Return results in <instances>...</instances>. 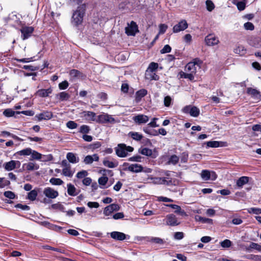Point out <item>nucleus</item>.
I'll return each instance as SVG.
<instances>
[{"instance_id": "obj_1", "label": "nucleus", "mask_w": 261, "mask_h": 261, "mask_svg": "<svg viewBox=\"0 0 261 261\" xmlns=\"http://www.w3.org/2000/svg\"><path fill=\"white\" fill-rule=\"evenodd\" d=\"M145 184L150 183L154 185H164L169 186L171 184V180H167L166 177H153L151 175H148V177L144 178L141 181Z\"/></svg>"}, {"instance_id": "obj_2", "label": "nucleus", "mask_w": 261, "mask_h": 261, "mask_svg": "<svg viewBox=\"0 0 261 261\" xmlns=\"http://www.w3.org/2000/svg\"><path fill=\"white\" fill-rule=\"evenodd\" d=\"M85 13V8L84 6L78 7L72 15V23L77 25L82 23L84 14Z\"/></svg>"}, {"instance_id": "obj_3", "label": "nucleus", "mask_w": 261, "mask_h": 261, "mask_svg": "<svg viewBox=\"0 0 261 261\" xmlns=\"http://www.w3.org/2000/svg\"><path fill=\"white\" fill-rule=\"evenodd\" d=\"M134 148L130 146H126L124 144H120L115 148L116 154L120 157L124 158L127 155L128 152H132Z\"/></svg>"}, {"instance_id": "obj_4", "label": "nucleus", "mask_w": 261, "mask_h": 261, "mask_svg": "<svg viewBox=\"0 0 261 261\" xmlns=\"http://www.w3.org/2000/svg\"><path fill=\"white\" fill-rule=\"evenodd\" d=\"M202 61L198 58H196L193 61L188 63L185 67V71L195 74L197 68H200Z\"/></svg>"}, {"instance_id": "obj_5", "label": "nucleus", "mask_w": 261, "mask_h": 261, "mask_svg": "<svg viewBox=\"0 0 261 261\" xmlns=\"http://www.w3.org/2000/svg\"><path fill=\"white\" fill-rule=\"evenodd\" d=\"M96 122L100 123H109L114 124L116 122L114 118L112 116L108 114L103 113L97 116Z\"/></svg>"}, {"instance_id": "obj_6", "label": "nucleus", "mask_w": 261, "mask_h": 261, "mask_svg": "<svg viewBox=\"0 0 261 261\" xmlns=\"http://www.w3.org/2000/svg\"><path fill=\"white\" fill-rule=\"evenodd\" d=\"M164 221L167 225L170 226H176L180 224L177 218L173 214L167 215Z\"/></svg>"}, {"instance_id": "obj_7", "label": "nucleus", "mask_w": 261, "mask_h": 261, "mask_svg": "<svg viewBox=\"0 0 261 261\" xmlns=\"http://www.w3.org/2000/svg\"><path fill=\"white\" fill-rule=\"evenodd\" d=\"M201 177L204 180H215L217 178V175L214 171L203 170L201 173Z\"/></svg>"}, {"instance_id": "obj_8", "label": "nucleus", "mask_w": 261, "mask_h": 261, "mask_svg": "<svg viewBox=\"0 0 261 261\" xmlns=\"http://www.w3.org/2000/svg\"><path fill=\"white\" fill-rule=\"evenodd\" d=\"M21 163L19 161L11 160L4 164L3 166L6 171H10L16 168H19Z\"/></svg>"}, {"instance_id": "obj_9", "label": "nucleus", "mask_w": 261, "mask_h": 261, "mask_svg": "<svg viewBox=\"0 0 261 261\" xmlns=\"http://www.w3.org/2000/svg\"><path fill=\"white\" fill-rule=\"evenodd\" d=\"M205 43L207 46H214L219 43V39L213 34H208L205 37Z\"/></svg>"}, {"instance_id": "obj_10", "label": "nucleus", "mask_w": 261, "mask_h": 261, "mask_svg": "<svg viewBox=\"0 0 261 261\" xmlns=\"http://www.w3.org/2000/svg\"><path fill=\"white\" fill-rule=\"evenodd\" d=\"M182 111L185 113H189L193 117H197L199 114V110L196 107L187 106L185 107Z\"/></svg>"}, {"instance_id": "obj_11", "label": "nucleus", "mask_w": 261, "mask_h": 261, "mask_svg": "<svg viewBox=\"0 0 261 261\" xmlns=\"http://www.w3.org/2000/svg\"><path fill=\"white\" fill-rule=\"evenodd\" d=\"M120 209V206L118 204L113 203L106 206L103 210V214L106 216H109L115 211H118Z\"/></svg>"}, {"instance_id": "obj_12", "label": "nucleus", "mask_w": 261, "mask_h": 261, "mask_svg": "<svg viewBox=\"0 0 261 261\" xmlns=\"http://www.w3.org/2000/svg\"><path fill=\"white\" fill-rule=\"evenodd\" d=\"M21 33V38L23 40L29 38L34 31V28L32 27H23L20 30Z\"/></svg>"}, {"instance_id": "obj_13", "label": "nucleus", "mask_w": 261, "mask_h": 261, "mask_svg": "<svg viewBox=\"0 0 261 261\" xmlns=\"http://www.w3.org/2000/svg\"><path fill=\"white\" fill-rule=\"evenodd\" d=\"M188 27V24L185 20H181L173 28V33H176L184 31Z\"/></svg>"}, {"instance_id": "obj_14", "label": "nucleus", "mask_w": 261, "mask_h": 261, "mask_svg": "<svg viewBox=\"0 0 261 261\" xmlns=\"http://www.w3.org/2000/svg\"><path fill=\"white\" fill-rule=\"evenodd\" d=\"M137 31V25L134 21H132L125 28V33L128 36H135Z\"/></svg>"}, {"instance_id": "obj_15", "label": "nucleus", "mask_w": 261, "mask_h": 261, "mask_svg": "<svg viewBox=\"0 0 261 261\" xmlns=\"http://www.w3.org/2000/svg\"><path fill=\"white\" fill-rule=\"evenodd\" d=\"M43 194L45 196L51 199L56 198L59 195V193L57 191H56L50 187L45 188L43 190Z\"/></svg>"}, {"instance_id": "obj_16", "label": "nucleus", "mask_w": 261, "mask_h": 261, "mask_svg": "<svg viewBox=\"0 0 261 261\" xmlns=\"http://www.w3.org/2000/svg\"><path fill=\"white\" fill-rule=\"evenodd\" d=\"M247 93L250 95L253 99L256 100H261V94L260 92L256 89L252 88H247Z\"/></svg>"}, {"instance_id": "obj_17", "label": "nucleus", "mask_w": 261, "mask_h": 261, "mask_svg": "<svg viewBox=\"0 0 261 261\" xmlns=\"http://www.w3.org/2000/svg\"><path fill=\"white\" fill-rule=\"evenodd\" d=\"M143 167L142 165L138 164H132L125 169L130 172L134 173H139L143 171Z\"/></svg>"}, {"instance_id": "obj_18", "label": "nucleus", "mask_w": 261, "mask_h": 261, "mask_svg": "<svg viewBox=\"0 0 261 261\" xmlns=\"http://www.w3.org/2000/svg\"><path fill=\"white\" fill-rule=\"evenodd\" d=\"M53 114L49 111H44L36 115V117L39 121L43 120H49L53 118Z\"/></svg>"}, {"instance_id": "obj_19", "label": "nucleus", "mask_w": 261, "mask_h": 261, "mask_svg": "<svg viewBox=\"0 0 261 261\" xmlns=\"http://www.w3.org/2000/svg\"><path fill=\"white\" fill-rule=\"evenodd\" d=\"M81 116L87 121H95L96 114L91 111H84L81 113Z\"/></svg>"}, {"instance_id": "obj_20", "label": "nucleus", "mask_w": 261, "mask_h": 261, "mask_svg": "<svg viewBox=\"0 0 261 261\" xmlns=\"http://www.w3.org/2000/svg\"><path fill=\"white\" fill-rule=\"evenodd\" d=\"M99 160V156L97 154H93L92 155H88L84 159L83 162L86 165L91 164L94 161L97 162Z\"/></svg>"}, {"instance_id": "obj_21", "label": "nucleus", "mask_w": 261, "mask_h": 261, "mask_svg": "<svg viewBox=\"0 0 261 261\" xmlns=\"http://www.w3.org/2000/svg\"><path fill=\"white\" fill-rule=\"evenodd\" d=\"M110 235L112 238L118 241H123L126 239L125 234L121 232L113 231Z\"/></svg>"}, {"instance_id": "obj_22", "label": "nucleus", "mask_w": 261, "mask_h": 261, "mask_svg": "<svg viewBox=\"0 0 261 261\" xmlns=\"http://www.w3.org/2000/svg\"><path fill=\"white\" fill-rule=\"evenodd\" d=\"M67 193L69 195L71 196H76L79 193V191H78L74 185L71 184H68L67 185Z\"/></svg>"}, {"instance_id": "obj_23", "label": "nucleus", "mask_w": 261, "mask_h": 261, "mask_svg": "<svg viewBox=\"0 0 261 261\" xmlns=\"http://www.w3.org/2000/svg\"><path fill=\"white\" fill-rule=\"evenodd\" d=\"M133 120L135 122L141 124V123H146L148 120V117L144 115H138L137 116H135L133 118Z\"/></svg>"}, {"instance_id": "obj_24", "label": "nucleus", "mask_w": 261, "mask_h": 261, "mask_svg": "<svg viewBox=\"0 0 261 261\" xmlns=\"http://www.w3.org/2000/svg\"><path fill=\"white\" fill-rule=\"evenodd\" d=\"M23 168L28 171H33L38 170L39 166L37 164L34 162H29L23 165Z\"/></svg>"}, {"instance_id": "obj_25", "label": "nucleus", "mask_w": 261, "mask_h": 261, "mask_svg": "<svg viewBox=\"0 0 261 261\" xmlns=\"http://www.w3.org/2000/svg\"><path fill=\"white\" fill-rule=\"evenodd\" d=\"M51 92L52 90L51 88H48L47 89H42L38 90L36 92V94L41 97H47Z\"/></svg>"}, {"instance_id": "obj_26", "label": "nucleus", "mask_w": 261, "mask_h": 261, "mask_svg": "<svg viewBox=\"0 0 261 261\" xmlns=\"http://www.w3.org/2000/svg\"><path fill=\"white\" fill-rule=\"evenodd\" d=\"M147 94V91L144 89H141L136 93V101L139 102L141 99Z\"/></svg>"}, {"instance_id": "obj_27", "label": "nucleus", "mask_w": 261, "mask_h": 261, "mask_svg": "<svg viewBox=\"0 0 261 261\" xmlns=\"http://www.w3.org/2000/svg\"><path fill=\"white\" fill-rule=\"evenodd\" d=\"M66 158L70 163L72 164L77 163L80 161L79 158L72 152H68L66 155Z\"/></svg>"}, {"instance_id": "obj_28", "label": "nucleus", "mask_w": 261, "mask_h": 261, "mask_svg": "<svg viewBox=\"0 0 261 261\" xmlns=\"http://www.w3.org/2000/svg\"><path fill=\"white\" fill-rule=\"evenodd\" d=\"M249 181V177L247 176H242L237 181V186L239 188H242L244 185Z\"/></svg>"}, {"instance_id": "obj_29", "label": "nucleus", "mask_w": 261, "mask_h": 261, "mask_svg": "<svg viewBox=\"0 0 261 261\" xmlns=\"http://www.w3.org/2000/svg\"><path fill=\"white\" fill-rule=\"evenodd\" d=\"M246 250L248 252H251L252 249H255L257 251H261V245L256 243L251 242L248 247H246Z\"/></svg>"}, {"instance_id": "obj_30", "label": "nucleus", "mask_w": 261, "mask_h": 261, "mask_svg": "<svg viewBox=\"0 0 261 261\" xmlns=\"http://www.w3.org/2000/svg\"><path fill=\"white\" fill-rule=\"evenodd\" d=\"M224 142L217 141H211L206 143L207 147L217 148L223 146Z\"/></svg>"}, {"instance_id": "obj_31", "label": "nucleus", "mask_w": 261, "mask_h": 261, "mask_svg": "<svg viewBox=\"0 0 261 261\" xmlns=\"http://www.w3.org/2000/svg\"><path fill=\"white\" fill-rule=\"evenodd\" d=\"M103 164L105 166L110 168H114L118 166L117 162L110 161L107 159H105L103 160Z\"/></svg>"}, {"instance_id": "obj_32", "label": "nucleus", "mask_w": 261, "mask_h": 261, "mask_svg": "<svg viewBox=\"0 0 261 261\" xmlns=\"http://www.w3.org/2000/svg\"><path fill=\"white\" fill-rule=\"evenodd\" d=\"M234 52L240 56H243L246 54V50L243 46L239 45L234 49Z\"/></svg>"}, {"instance_id": "obj_33", "label": "nucleus", "mask_w": 261, "mask_h": 261, "mask_svg": "<svg viewBox=\"0 0 261 261\" xmlns=\"http://www.w3.org/2000/svg\"><path fill=\"white\" fill-rule=\"evenodd\" d=\"M139 152L143 155L150 156L152 154V150L146 147H142L139 149Z\"/></svg>"}, {"instance_id": "obj_34", "label": "nucleus", "mask_w": 261, "mask_h": 261, "mask_svg": "<svg viewBox=\"0 0 261 261\" xmlns=\"http://www.w3.org/2000/svg\"><path fill=\"white\" fill-rule=\"evenodd\" d=\"M70 76L72 78H80L82 77L83 75L82 73H81L79 70L76 69H72L69 72Z\"/></svg>"}, {"instance_id": "obj_35", "label": "nucleus", "mask_w": 261, "mask_h": 261, "mask_svg": "<svg viewBox=\"0 0 261 261\" xmlns=\"http://www.w3.org/2000/svg\"><path fill=\"white\" fill-rule=\"evenodd\" d=\"M108 181V178L107 176H103L99 178L98 182L101 189L106 188V185Z\"/></svg>"}, {"instance_id": "obj_36", "label": "nucleus", "mask_w": 261, "mask_h": 261, "mask_svg": "<svg viewBox=\"0 0 261 261\" xmlns=\"http://www.w3.org/2000/svg\"><path fill=\"white\" fill-rule=\"evenodd\" d=\"M63 174L67 177H72L73 175V172L71 170L70 166H67L64 168L62 170Z\"/></svg>"}, {"instance_id": "obj_37", "label": "nucleus", "mask_w": 261, "mask_h": 261, "mask_svg": "<svg viewBox=\"0 0 261 261\" xmlns=\"http://www.w3.org/2000/svg\"><path fill=\"white\" fill-rule=\"evenodd\" d=\"M128 136L136 141H140L143 138L142 135L137 132H130L128 133Z\"/></svg>"}, {"instance_id": "obj_38", "label": "nucleus", "mask_w": 261, "mask_h": 261, "mask_svg": "<svg viewBox=\"0 0 261 261\" xmlns=\"http://www.w3.org/2000/svg\"><path fill=\"white\" fill-rule=\"evenodd\" d=\"M173 209L175 210L174 212L177 214H179L182 216H187L186 213L184 210H181V207L178 205L175 204Z\"/></svg>"}, {"instance_id": "obj_39", "label": "nucleus", "mask_w": 261, "mask_h": 261, "mask_svg": "<svg viewBox=\"0 0 261 261\" xmlns=\"http://www.w3.org/2000/svg\"><path fill=\"white\" fill-rule=\"evenodd\" d=\"M159 65L158 63L155 62H151L149 64L146 72H153L155 71L158 68Z\"/></svg>"}, {"instance_id": "obj_40", "label": "nucleus", "mask_w": 261, "mask_h": 261, "mask_svg": "<svg viewBox=\"0 0 261 261\" xmlns=\"http://www.w3.org/2000/svg\"><path fill=\"white\" fill-rule=\"evenodd\" d=\"M37 194L38 192L36 190L34 189L31 190L30 192L28 193V198L31 201H34L36 198Z\"/></svg>"}, {"instance_id": "obj_41", "label": "nucleus", "mask_w": 261, "mask_h": 261, "mask_svg": "<svg viewBox=\"0 0 261 261\" xmlns=\"http://www.w3.org/2000/svg\"><path fill=\"white\" fill-rule=\"evenodd\" d=\"M149 241L161 245H162L165 243V241L158 237H151L149 239Z\"/></svg>"}, {"instance_id": "obj_42", "label": "nucleus", "mask_w": 261, "mask_h": 261, "mask_svg": "<svg viewBox=\"0 0 261 261\" xmlns=\"http://www.w3.org/2000/svg\"><path fill=\"white\" fill-rule=\"evenodd\" d=\"M195 220L197 221H201L205 223H212L213 221L211 219L202 217L198 215L195 216Z\"/></svg>"}, {"instance_id": "obj_43", "label": "nucleus", "mask_w": 261, "mask_h": 261, "mask_svg": "<svg viewBox=\"0 0 261 261\" xmlns=\"http://www.w3.org/2000/svg\"><path fill=\"white\" fill-rule=\"evenodd\" d=\"M32 149L30 148H27L17 152V153L20 155H29L32 154Z\"/></svg>"}, {"instance_id": "obj_44", "label": "nucleus", "mask_w": 261, "mask_h": 261, "mask_svg": "<svg viewBox=\"0 0 261 261\" xmlns=\"http://www.w3.org/2000/svg\"><path fill=\"white\" fill-rule=\"evenodd\" d=\"M50 183L53 185H61L63 184V181L60 178L53 177L49 180Z\"/></svg>"}, {"instance_id": "obj_45", "label": "nucleus", "mask_w": 261, "mask_h": 261, "mask_svg": "<svg viewBox=\"0 0 261 261\" xmlns=\"http://www.w3.org/2000/svg\"><path fill=\"white\" fill-rule=\"evenodd\" d=\"M205 4L207 10L210 12L212 11L215 7L214 4L211 0H207L205 2Z\"/></svg>"}, {"instance_id": "obj_46", "label": "nucleus", "mask_w": 261, "mask_h": 261, "mask_svg": "<svg viewBox=\"0 0 261 261\" xmlns=\"http://www.w3.org/2000/svg\"><path fill=\"white\" fill-rule=\"evenodd\" d=\"M231 242L228 239H225L224 241L220 242V245L222 247L224 248H227L231 246Z\"/></svg>"}, {"instance_id": "obj_47", "label": "nucleus", "mask_w": 261, "mask_h": 261, "mask_svg": "<svg viewBox=\"0 0 261 261\" xmlns=\"http://www.w3.org/2000/svg\"><path fill=\"white\" fill-rule=\"evenodd\" d=\"M172 102V99L170 96H166L164 97V105L166 107H169L171 106Z\"/></svg>"}, {"instance_id": "obj_48", "label": "nucleus", "mask_w": 261, "mask_h": 261, "mask_svg": "<svg viewBox=\"0 0 261 261\" xmlns=\"http://www.w3.org/2000/svg\"><path fill=\"white\" fill-rule=\"evenodd\" d=\"M194 75L193 73H185V72H181L180 73V77H182V78H185V79H188L190 80H193L194 79Z\"/></svg>"}, {"instance_id": "obj_49", "label": "nucleus", "mask_w": 261, "mask_h": 261, "mask_svg": "<svg viewBox=\"0 0 261 261\" xmlns=\"http://www.w3.org/2000/svg\"><path fill=\"white\" fill-rule=\"evenodd\" d=\"M250 214H261V208L256 207H251L247 210Z\"/></svg>"}, {"instance_id": "obj_50", "label": "nucleus", "mask_w": 261, "mask_h": 261, "mask_svg": "<svg viewBox=\"0 0 261 261\" xmlns=\"http://www.w3.org/2000/svg\"><path fill=\"white\" fill-rule=\"evenodd\" d=\"M33 159L39 160L42 158V154L35 150H32V154H31Z\"/></svg>"}, {"instance_id": "obj_51", "label": "nucleus", "mask_w": 261, "mask_h": 261, "mask_svg": "<svg viewBox=\"0 0 261 261\" xmlns=\"http://www.w3.org/2000/svg\"><path fill=\"white\" fill-rule=\"evenodd\" d=\"M4 196L10 199H14L15 198V194L12 191H7L4 192Z\"/></svg>"}, {"instance_id": "obj_52", "label": "nucleus", "mask_w": 261, "mask_h": 261, "mask_svg": "<svg viewBox=\"0 0 261 261\" xmlns=\"http://www.w3.org/2000/svg\"><path fill=\"white\" fill-rule=\"evenodd\" d=\"M15 113V112L12 109H7L4 111L3 114L6 117H10L13 116Z\"/></svg>"}, {"instance_id": "obj_53", "label": "nucleus", "mask_w": 261, "mask_h": 261, "mask_svg": "<svg viewBox=\"0 0 261 261\" xmlns=\"http://www.w3.org/2000/svg\"><path fill=\"white\" fill-rule=\"evenodd\" d=\"M59 96L60 99L62 101L66 100L69 97V94L66 92H62L60 93L59 94Z\"/></svg>"}, {"instance_id": "obj_54", "label": "nucleus", "mask_w": 261, "mask_h": 261, "mask_svg": "<svg viewBox=\"0 0 261 261\" xmlns=\"http://www.w3.org/2000/svg\"><path fill=\"white\" fill-rule=\"evenodd\" d=\"M156 198L157 201L159 202H171L173 201V199L164 196H158Z\"/></svg>"}, {"instance_id": "obj_55", "label": "nucleus", "mask_w": 261, "mask_h": 261, "mask_svg": "<svg viewBox=\"0 0 261 261\" xmlns=\"http://www.w3.org/2000/svg\"><path fill=\"white\" fill-rule=\"evenodd\" d=\"M10 184V181L5 178L0 177V188H4Z\"/></svg>"}, {"instance_id": "obj_56", "label": "nucleus", "mask_w": 261, "mask_h": 261, "mask_svg": "<svg viewBox=\"0 0 261 261\" xmlns=\"http://www.w3.org/2000/svg\"><path fill=\"white\" fill-rule=\"evenodd\" d=\"M90 129L89 126L87 125H82L80 127V132L82 134L88 133Z\"/></svg>"}, {"instance_id": "obj_57", "label": "nucleus", "mask_w": 261, "mask_h": 261, "mask_svg": "<svg viewBox=\"0 0 261 261\" xmlns=\"http://www.w3.org/2000/svg\"><path fill=\"white\" fill-rule=\"evenodd\" d=\"M236 5L237 6L238 9L240 11L243 10L246 7V1L245 0H242V1L236 4Z\"/></svg>"}, {"instance_id": "obj_58", "label": "nucleus", "mask_w": 261, "mask_h": 261, "mask_svg": "<svg viewBox=\"0 0 261 261\" xmlns=\"http://www.w3.org/2000/svg\"><path fill=\"white\" fill-rule=\"evenodd\" d=\"M66 126L70 129H74L77 127V124L73 121H69L66 123Z\"/></svg>"}, {"instance_id": "obj_59", "label": "nucleus", "mask_w": 261, "mask_h": 261, "mask_svg": "<svg viewBox=\"0 0 261 261\" xmlns=\"http://www.w3.org/2000/svg\"><path fill=\"white\" fill-rule=\"evenodd\" d=\"M88 175V172L86 170H82L80 172H78L76 175V176L77 178L81 179L83 178H85V177Z\"/></svg>"}, {"instance_id": "obj_60", "label": "nucleus", "mask_w": 261, "mask_h": 261, "mask_svg": "<svg viewBox=\"0 0 261 261\" xmlns=\"http://www.w3.org/2000/svg\"><path fill=\"white\" fill-rule=\"evenodd\" d=\"M178 157L176 155H173L170 158L169 160V163L175 165L178 162Z\"/></svg>"}, {"instance_id": "obj_61", "label": "nucleus", "mask_w": 261, "mask_h": 261, "mask_svg": "<svg viewBox=\"0 0 261 261\" xmlns=\"http://www.w3.org/2000/svg\"><path fill=\"white\" fill-rule=\"evenodd\" d=\"M171 50V47L168 44L165 45L164 47L161 50V54H166L170 53Z\"/></svg>"}, {"instance_id": "obj_62", "label": "nucleus", "mask_w": 261, "mask_h": 261, "mask_svg": "<svg viewBox=\"0 0 261 261\" xmlns=\"http://www.w3.org/2000/svg\"><path fill=\"white\" fill-rule=\"evenodd\" d=\"M68 83L66 81H64L59 84V87L61 90H64L68 87Z\"/></svg>"}, {"instance_id": "obj_63", "label": "nucleus", "mask_w": 261, "mask_h": 261, "mask_svg": "<svg viewBox=\"0 0 261 261\" xmlns=\"http://www.w3.org/2000/svg\"><path fill=\"white\" fill-rule=\"evenodd\" d=\"M167 25L165 24H161L159 26V34H162L165 33V32L166 31L167 29Z\"/></svg>"}, {"instance_id": "obj_64", "label": "nucleus", "mask_w": 261, "mask_h": 261, "mask_svg": "<svg viewBox=\"0 0 261 261\" xmlns=\"http://www.w3.org/2000/svg\"><path fill=\"white\" fill-rule=\"evenodd\" d=\"M184 237V234L182 232H176L174 233V238L176 240H181Z\"/></svg>"}]
</instances>
